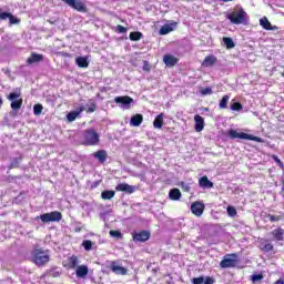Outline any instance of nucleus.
Here are the masks:
<instances>
[{
  "label": "nucleus",
  "instance_id": "obj_1",
  "mask_svg": "<svg viewBox=\"0 0 284 284\" xmlns=\"http://www.w3.org/2000/svg\"><path fill=\"white\" fill-rule=\"evenodd\" d=\"M227 19L233 26H247V12L243 8L235 9L229 13Z\"/></svg>",
  "mask_w": 284,
  "mask_h": 284
},
{
  "label": "nucleus",
  "instance_id": "obj_2",
  "mask_svg": "<svg viewBox=\"0 0 284 284\" xmlns=\"http://www.w3.org/2000/svg\"><path fill=\"white\" fill-rule=\"evenodd\" d=\"M100 135L94 129H89L83 132L82 144L83 145H99Z\"/></svg>",
  "mask_w": 284,
  "mask_h": 284
},
{
  "label": "nucleus",
  "instance_id": "obj_3",
  "mask_svg": "<svg viewBox=\"0 0 284 284\" xmlns=\"http://www.w3.org/2000/svg\"><path fill=\"white\" fill-rule=\"evenodd\" d=\"M31 256H32L33 263L37 264L39 267L50 262V255L48 254V252L43 250H39V248L34 250Z\"/></svg>",
  "mask_w": 284,
  "mask_h": 284
},
{
  "label": "nucleus",
  "instance_id": "obj_4",
  "mask_svg": "<svg viewBox=\"0 0 284 284\" xmlns=\"http://www.w3.org/2000/svg\"><path fill=\"white\" fill-rule=\"evenodd\" d=\"M229 136L230 139H244L245 141H255L256 143H263V140L261 138L239 132L236 130L229 131Z\"/></svg>",
  "mask_w": 284,
  "mask_h": 284
},
{
  "label": "nucleus",
  "instance_id": "obj_5",
  "mask_svg": "<svg viewBox=\"0 0 284 284\" xmlns=\"http://www.w3.org/2000/svg\"><path fill=\"white\" fill-rule=\"evenodd\" d=\"M37 219H40L42 223H59L63 219V215L59 211H52L50 213H44Z\"/></svg>",
  "mask_w": 284,
  "mask_h": 284
},
{
  "label": "nucleus",
  "instance_id": "obj_6",
  "mask_svg": "<svg viewBox=\"0 0 284 284\" xmlns=\"http://www.w3.org/2000/svg\"><path fill=\"white\" fill-rule=\"evenodd\" d=\"M8 100L11 101V110L19 112L21 105H23V99H21V92H11L8 95Z\"/></svg>",
  "mask_w": 284,
  "mask_h": 284
},
{
  "label": "nucleus",
  "instance_id": "obj_7",
  "mask_svg": "<svg viewBox=\"0 0 284 284\" xmlns=\"http://www.w3.org/2000/svg\"><path fill=\"white\" fill-rule=\"evenodd\" d=\"M236 263H239V255L236 253L229 254L221 261L220 267L223 270H227V267H236Z\"/></svg>",
  "mask_w": 284,
  "mask_h": 284
},
{
  "label": "nucleus",
  "instance_id": "obj_8",
  "mask_svg": "<svg viewBox=\"0 0 284 284\" xmlns=\"http://www.w3.org/2000/svg\"><path fill=\"white\" fill-rule=\"evenodd\" d=\"M114 103H116L122 110H130L132 108V103H134V99L129 95L115 97Z\"/></svg>",
  "mask_w": 284,
  "mask_h": 284
},
{
  "label": "nucleus",
  "instance_id": "obj_9",
  "mask_svg": "<svg viewBox=\"0 0 284 284\" xmlns=\"http://www.w3.org/2000/svg\"><path fill=\"white\" fill-rule=\"evenodd\" d=\"M63 3L69 6V8H73V10H78V12H85V4L81 0H61Z\"/></svg>",
  "mask_w": 284,
  "mask_h": 284
},
{
  "label": "nucleus",
  "instance_id": "obj_10",
  "mask_svg": "<svg viewBox=\"0 0 284 284\" xmlns=\"http://www.w3.org/2000/svg\"><path fill=\"white\" fill-rule=\"evenodd\" d=\"M132 239L134 243H145V241H150V232L148 231H134L132 233Z\"/></svg>",
  "mask_w": 284,
  "mask_h": 284
},
{
  "label": "nucleus",
  "instance_id": "obj_11",
  "mask_svg": "<svg viewBox=\"0 0 284 284\" xmlns=\"http://www.w3.org/2000/svg\"><path fill=\"white\" fill-rule=\"evenodd\" d=\"M116 192H125L126 194H134L136 192V186L130 185L128 183H120L115 186Z\"/></svg>",
  "mask_w": 284,
  "mask_h": 284
},
{
  "label": "nucleus",
  "instance_id": "obj_12",
  "mask_svg": "<svg viewBox=\"0 0 284 284\" xmlns=\"http://www.w3.org/2000/svg\"><path fill=\"white\" fill-rule=\"evenodd\" d=\"M205 210V204L201 203V202H195L191 205V212L195 215V216H202L203 212Z\"/></svg>",
  "mask_w": 284,
  "mask_h": 284
},
{
  "label": "nucleus",
  "instance_id": "obj_13",
  "mask_svg": "<svg viewBox=\"0 0 284 284\" xmlns=\"http://www.w3.org/2000/svg\"><path fill=\"white\" fill-rule=\"evenodd\" d=\"M85 111V106H79L77 110H73L67 114V120L69 123H72V121H77V118L81 115V112Z\"/></svg>",
  "mask_w": 284,
  "mask_h": 284
},
{
  "label": "nucleus",
  "instance_id": "obj_14",
  "mask_svg": "<svg viewBox=\"0 0 284 284\" xmlns=\"http://www.w3.org/2000/svg\"><path fill=\"white\" fill-rule=\"evenodd\" d=\"M110 270L113 272V274H119L121 276H125V274H128V268L116 264V262L111 263Z\"/></svg>",
  "mask_w": 284,
  "mask_h": 284
},
{
  "label": "nucleus",
  "instance_id": "obj_15",
  "mask_svg": "<svg viewBox=\"0 0 284 284\" xmlns=\"http://www.w3.org/2000/svg\"><path fill=\"white\" fill-rule=\"evenodd\" d=\"M194 121H195V132H203V129L205 128V120L203 119V116L196 114L194 116Z\"/></svg>",
  "mask_w": 284,
  "mask_h": 284
},
{
  "label": "nucleus",
  "instance_id": "obj_16",
  "mask_svg": "<svg viewBox=\"0 0 284 284\" xmlns=\"http://www.w3.org/2000/svg\"><path fill=\"white\" fill-rule=\"evenodd\" d=\"M176 28V22H172L170 24H164L160 29V34H170V32H174V29Z\"/></svg>",
  "mask_w": 284,
  "mask_h": 284
},
{
  "label": "nucleus",
  "instance_id": "obj_17",
  "mask_svg": "<svg viewBox=\"0 0 284 284\" xmlns=\"http://www.w3.org/2000/svg\"><path fill=\"white\" fill-rule=\"evenodd\" d=\"M43 61V54H38V53H31L30 58L27 59V63L29 65H32V63H39Z\"/></svg>",
  "mask_w": 284,
  "mask_h": 284
},
{
  "label": "nucleus",
  "instance_id": "obj_18",
  "mask_svg": "<svg viewBox=\"0 0 284 284\" xmlns=\"http://www.w3.org/2000/svg\"><path fill=\"white\" fill-rule=\"evenodd\" d=\"M141 123H143V115L135 114V115L131 116V120H130L131 128H139V125H141Z\"/></svg>",
  "mask_w": 284,
  "mask_h": 284
},
{
  "label": "nucleus",
  "instance_id": "obj_19",
  "mask_svg": "<svg viewBox=\"0 0 284 284\" xmlns=\"http://www.w3.org/2000/svg\"><path fill=\"white\" fill-rule=\"evenodd\" d=\"M94 159H98L100 163H105L108 161V151L105 150H100L95 153H93Z\"/></svg>",
  "mask_w": 284,
  "mask_h": 284
},
{
  "label": "nucleus",
  "instance_id": "obj_20",
  "mask_svg": "<svg viewBox=\"0 0 284 284\" xmlns=\"http://www.w3.org/2000/svg\"><path fill=\"white\" fill-rule=\"evenodd\" d=\"M163 62L165 63V65L172 68L175 63H179V59L174 58L173 55L166 54L163 57Z\"/></svg>",
  "mask_w": 284,
  "mask_h": 284
},
{
  "label": "nucleus",
  "instance_id": "obj_21",
  "mask_svg": "<svg viewBox=\"0 0 284 284\" xmlns=\"http://www.w3.org/2000/svg\"><path fill=\"white\" fill-rule=\"evenodd\" d=\"M88 272H89V270H88V266H85V265H80L75 270V274H77L78 278H85V275L88 274Z\"/></svg>",
  "mask_w": 284,
  "mask_h": 284
},
{
  "label": "nucleus",
  "instance_id": "obj_22",
  "mask_svg": "<svg viewBox=\"0 0 284 284\" xmlns=\"http://www.w3.org/2000/svg\"><path fill=\"white\" fill-rule=\"evenodd\" d=\"M214 63H216V58L214 55H207L203 60L202 65H203V68H212V65H214Z\"/></svg>",
  "mask_w": 284,
  "mask_h": 284
},
{
  "label": "nucleus",
  "instance_id": "obj_23",
  "mask_svg": "<svg viewBox=\"0 0 284 284\" xmlns=\"http://www.w3.org/2000/svg\"><path fill=\"white\" fill-rule=\"evenodd\" d=\"M199 185L200 187H205V189H210V187H214V183H212L207 176H202L200 180H199Z\"/></svg>",
  "mask_w": 284,
  "mask_h": 284
},
{
  "label": "nucleus",
  "instance_id": "obj_24",
  "mask_svg": "<svg viewBox=\"0 0 284 284\" xmlns=\"http://www.w3.org/2000/svg\"><path fill=\"white\" fill-rule=\"evenodd\" d=\"M75 63H77L78 68H88V65H90V62L88 61L87 57L75 58Z\"/></svg>",
  "mask_w": 284,
  "mask_h": 284
},
{
  "label": "nucleus",
  "instance_id": "obj_25",
  "mask_svg": "<svg viewBox=\"0 0 284 284\" xmlns=\"http://www.w3.org/2000/svg\"><path fill=\"white\" fill-rule=\"evenodd\" d=\"M163 113H160L153 121V128H155L156 130H161V128H163Z\"/></svg>",
  "mask_w": 284,
  "mask_h": 284
},
{
  "label": "nucleus",
  "instance_id": "obj_26",
  "mask_svg": "<svg viewBox=\"0 0 284 284\" xmlns=\"http://www.w3.org/2000/svg\"><path fill=\"white\" fill-rule=\"evenodd\" d=\"M169 197L171 201H179L181 199V191L179 189H173L169 192Z\"/></svg>",
  "mask_w": 284,
  "mask_h": 284
},
{
  "label": "nucleus",
  "instance_id": "obj_27",
  "mask_svg": "<svg viewBox=\"0 0 284 284\" xmlns=\"http://www.w3.org/2000/svg\"><path fill=\"white\" fill-rule=\"evenodd\" d=\"M69 261V267L71 270H74V267H79V257L77 255H72L71 257L68 258Z\"/></svg>",
  "mask_w": 284,
  "mask_h": 284
},
{
  "label": "nucleus",
  "instance_id": "obj_28",
  "mask_svg": "<svg viewBox=\"0 0 284 284\" xmlns=\"http://www.w3.org/2000/svg\"><path fill=\"white\" fill-rule=\"evenodd\" d=\"M223 43L225 45V48L227 50H232V48H235V43H234V40H232V38H227V37H224L223 38Z\"/></svg>",
  "mask_w": 284,
  "mask_h": 284
},
{
  "label": "nucleus",
  "instance_id": "obj_29",
  "mask_svg": "<svg viewBox=\"0 0 284 284\" xmlns=\"http://www.w3.org/2000/svg\"><path fill=\"white\" fill-rule=\"evenodd\" d=\"M272 235L274 236L275 241H283V229H275L272 231Z\"/></svg>",
  "mask_w": 284,
  "mask_h": 284
},
{
  "label": "nucleus",
  "instance_id": "obj_30",
  "mask_svg": "<svg viewBox=\"0 0 284 284\" xmlns=\"http://www.w3.org/2000/svg\"><path fill=\"white\" fill-rule=\"evenodd\" d=\"M260 26H261L264 30H268L270 27L272 26V22H270V20L267 19V17H263L262 19H260Z\"/></svg>",
  "mask_w": 284,
  "mask_h": 284
},
{
  "label": "nucleus",
  "instance_id": "obj_31",
  "mask_svg": "<svg viewBox=\"0 0 284 284\" xmlns=\"http://www.w3.org/2000/svg\"><path fill=\"white\" fill-rule=\"evenodd\" d=\"M114 194H115L114 191H103V192L101 193V197H102L104 201H110L111 199H114Z\"/></svg>",
  "mask_w": 284,
  "mask_h": 284
},
{
  "label": "nucleus",
  "instance_id": "obj_32",
  "mask_svg": "<svg viewBox=\"0 0 284 284\" xmlns=\"http://www.w3.org/2000/svg\"><path fill=\"white\" fill-rule=\"evenodd\" d=\"M131 41H141V39H143V33L135 31V32H131L129 36Z\"/></svg>",
  "mask_w": 284,
  "mask_h": 284
},
{
  "label": "nucleus",
  "instance_id": "obj_33",
  "mask_svg": "<svg viewBox=\"0 0 284 284\" xmlns=\"http://www.w3.org/2000/svg\"><path fill=\"white\" fill-rule=\"evenodd\" d=\"M227 103H230V95L226 94L222 98V100L220 101V110H225V108H227Z\"/></svg>",
  "mask_w": 284,
  "mask_h": 284
},
{
  "label": "nucleus",
  "instance_id": "obj_34",
  "mask_svg": "<svg viewBox=\"0 0 284 284\" xmlns=\"http://www.w3.org/2000/svg\"><path fill=\"white\" fill-rule=\"evenodd\" d=\"M42 112H43V105L36 104L33 106V114H36V116H39V114H41Z\"/></svg>",
  "mask_w": 284,
  "mask_h": 284
},
{
  "label": "nucleus",
  "instance_id": "obj_35",
  "mask_svg": "<svg viewBox=\"0 0 284 284\" xmlns=\"http://www.w3.org/2000/svg\"><path fill=\"white\" fill-rule=\"evenodd\" d=\"M82 247H84V250H85L87 252H90V250H92V241H90V240H84V241L82 242Z\"/></svg>",
  "mask_w": 284,
  "mask_h": 284
},
{
  "label": "nucleus",
  "instance_id": "obj_36",
  "mask_svg": "<svg viewBox=\"0 0 284 284\" xmlns=\"http://www.w3.org/2000/svg\"><path fill=\"white\" fill-rule=\"evenodd\" d=\"M9 21H10L11 26H17V24L21 23V20H19V18H17V17L12 16V13H11V16H9Z\"/></svg>",
  "mask_w": 284,
  "mask_h": 284
},
{
  "label": "nucleus",
  "instance_id": "obj_37",
  "mask_svg": "<svg viewBox=\"0 0 284 284\" xmlns=\"http://www.w3.org/2000/svg\"><path fill=\"white\" fill-rule=\"evenodd\" d=\"M200 93L202 94V97H207L210 94H213L212 88L207 87L205 89H201Z\"/></svg>",
  "mask_w": 284,
  "mask_h": 284
},
{
  "label": "nucleus",
  "instance_id": "obj_38",
  "mask_svg": "<svg viewBox=\"0 0 284 284\" xmlns=\"http://www.w3.org/2000/svg\"><path fill=\"white\" fill-rule=\"evenodd\" d=\"M231 110H233V112H239V111L243 110V105L239 102H234L231 105Z\"/></svg>",
  "mask_w": 284,
  "mask_h": 284
},
{
  "label": "nucleus",
  "instance_id": "obj_39",
  "mask_svg": "<svg viewBox=\"0 0 284 284\" xmlns=\"http://www.w3.org/2000/svg\"><path fill=\"white\" fill-rule=\"evenodd\" d=\"M110 236H112L113 239H123V233H121L120 231H110Z\"/></svg>",
  "mask_w": 284,
  "mask_h": 284
},
{
  "label": "nucleus",
  "instance_id": "obj_40",
  "mask_svg": "<svg viewBox=\"0 0 284 284\" xmlns=\"http://www.w3.org/2000/svg\"><path fill=\"white\" fill-rule=\"evenodd\" d=\"M226 212L231 217L236 216V209L234 206H227Z\"/></svg>",
  "mask_w": 284,
  "mask_h": 284
},
{
  "label": "nucleus",
  "instance_id": "obj_41",
  "mask_svg": "<svg viewBox=\"0 0 284 284\" xmlns=\"http://www.w3.org/2000/svg\"><path fill=\"white\" fill-rule=\"evenodd\" d=\"M267 219L271 221V223H276L278 221H281V215H272V214H268Z\"/></svg>",
  "mask_w": 284,
  "mask_h": 284
},
{
  "label": "nucleus",
  "instance_id": "obj_42",
  "mask_svg": "<svg viewBox=\"0 0 284 284\" xmlns=\"http://www.w3.org/2000/svg\"><path fill=\"white\" fill-rule=\"evenodd\" d=\"M192 283H193V284H203V283H205V277H203V276L194 277V278L192 280Z\"/></svg>",
  "mask_w": 284,
  "mask_h": 284
},
{
  "label": "nucleus",
  "instance_id": "obj_43",
  "mask_svg": "<svg viewBox=\"0 0 284 284\" xmlns=\"http://www.w3.org/2000/svg\"><path fill=\"white\" fill-rule=\"evenodd\" d=\"M263 252H272L274 250V245H272L271 243L265 244L262 247Z\"/></svg>",
  "mask_w": 284,
  "mask_h": 284
},
{
  "label": "nucleus",
  "instance_id": "obj_44",
  "mask_svg": "<svg viewBox=\"0 0 284 284\" xmlns=\"http://www.w3.org/2000/svg\"><path fill=\"white\" fill-rule=\"evenodd\" d=\"M262 278H263V275L254 274L252 275L251 281H253V283H258V281H262Z\"/></svg>",
  "mask_w": 284,
  "mask_h": 284
},
{
  "label": "nucleus",
  "instance_id": "obj_45",
  "mask_svg": "<svg viewBox=\"0 0 284 284\" xmlns=\"http://www.w3.org/2000/svg\"><path fill=\"white\" fill-rule=\"evenodd\" d=\"M116 32H119L120 34H125V32H128V29H125V27H123L121 24H118Z\"/></svg>",
  "mask_w": 284,
  "mask_h": 284
},
{
  "label": "nucleus",
  "instance_id": "obj_46",
  "mask_svg": "<svg viewBox=\"0 0 284 284\" xmlns=\"http://www.w3.org/2000/svg\"><path fill=\"white\" fill-rule=\"evenodd\" d=\"M12 13H8V12H3V11H0V19L2 20V21H6V19H10V16H11Z\"/></svg>",
  "mask_w": 284,
  "mask_h": 284
},
{
  "label": "nucleus",
  "instance_id": "obj_47",
  "mask_svg": "<svg viewBox=\"0 0 284 284\" xmlns=\"http://www.w3.org/2000/svg\"><path fill=\"white\" fill-rule=\"evenodd\" d=\"M273 160L275 161V163L278 164L280 168H283V162L281 161V159H278V156L273 155Z\"/></svg>",
  "mask_w": 284,
  "mask_h": 284
},
{
  "label": "nucleus",
  "instance_id": "obj_48",
  "mask_svg": "<svg viewBox=\"0 0 284 284\" xmlns=\"http://www.w3.org/2000/svg\"><path fill=\"white\" fill-rule=\"evenodd\" d=\"M203 284H214V280L212 277H206Z\"/></svg>",
  "mask_w": 284,
  "mask_h": 284
},
{
  "label": "nucleus",
  "instance_id": "obj_49",
  "mask_svg": "<svg viewBox=\"0 0 284 284\" xmlns=\"http://www.w3.org/2000/svg\"><path fill=\"white\" fill-rule=\"evenodd\" d=\"M268 30H272V31L274 32V31L278 30V28H277L276 26H272V24H271V27H270Z\"/></svg>",
  "mask_w": 284,
  "mask_h": 284
},
{
  "label": "nucleus",
  "instance_id": "obj_50",
  "mask_svg": "<svg viewBox=\"0 0 284 284\" xmlns=\"http://www.w3.org/2000/svg\"><path fill=\"white\" fill-rule=\"evenodd\" d=\"M182 187H184L186 192L190 190V186L185 185V183H182Z\"/></svg>",
  "mask_w": 284,
  "mask_h": 284
},
{
  "label": "nucleus",
  "instance_id": "obj_51",
  "mask_svg": "<svg viewBox=\"0 0 284 284\" xmlns=\"http://www.w3.org/2000/svg\"><path fill=\"white\" fill-rule=\"evenodd\" d=\"M3 105V99L0 97V109L2 108Z\"/></svg>",
  "mask_w": 284,
  "mask_h": 284
},
{
  "label": "nucleus",
  "instance_id": "obj_52",
  "mask_svg": "<svg viewBox=\"0 0 284 284\" xmlns=\"http://www.w3.org/2000/svg\"><path fill=\"white\" fill-rule=\"evenodd\" d=\"M274 284H284V282L282 280H278Z\"/></svg>",
  "mask_w": 284,
  "mask_h": 284
},
{
  "label": "nucleus",
  "instance_id": "obj_53",
  "mask_svg": "<svg viewBox=\"0 0 284 284\" xmlns=\"http://www.w3.org/2000/svg\"><path fill=\"white\" fill-rule=\"evenodd\" d=\"M89 112H94V108H90V109H89Z\"/></svg>",
  "mask_w": 284,
  "mask_h": 284
},
{
  "label": "nucleus",
  "instance_id": "obj_54",
  "mask_svg": "<svg viewBox=\"0 0 284 284\" xmlns=\"http://www.w3.org/2000/svg\"><path fill=\"white\" fill-rule=\"evenodd\" d=\"M222 1H224V3H227V2L233 1V0H222Z\"/></svg>",
  "mask_w": 284,
  "mask_h": 284
}]
</instances>
